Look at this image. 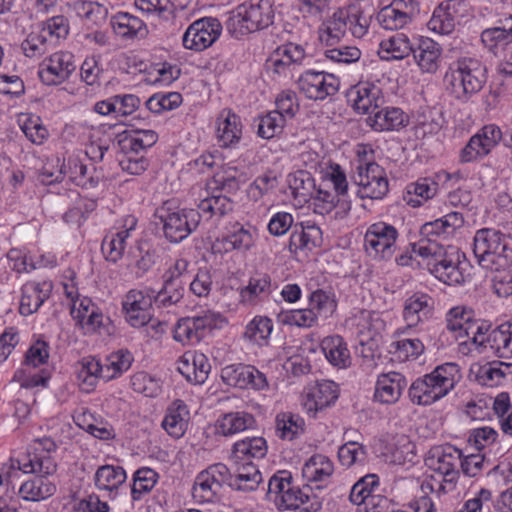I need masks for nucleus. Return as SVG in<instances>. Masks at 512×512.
<instances>
[{
  "label": "nucleus",
  "mask_w": 512,
  "mask_h": 512,
  "mask_svg": "<svg viewBox=\"0 0 512 512\" xmlns=\"http://www.w3.org/2000/svg\"><path fill=\"white\" fill-rule=\"evenodd\" d=\"M341 9L343 14L348 15L347 19H345L347 30L356 38H362L366 35L370 25V18L366 17L356 6H348Z\"/></svg>",
  "instance_id": "obj_55"
},
{
  "label": "nucleus",
  "mask_w": 512,
  "mask_h": 512,
  "mask_svg": "<svg viewBox=\"0 0 512 512\" xmlns=\"http://www.w3.org/2000/svg\"><path fill=\"white\" fill-rule=\"evenodd\" d=\"M255 418L247 412H231L225 414L220 420L218 431L225 435H233L238 432L253 428L255 426Z\"/></svg>",
  "instance_id": "obj_44"
},
{
  "label": "nucleus",
  "mask_w": 512,
  "mask_h": 512,
  "mask_svg": "<svg viewBox=\"0 0 512 512\" xmlns=\"http://www.w3.org/2000/svg\"><path fill=\"white\" fill-rule=\"evenodd\" d=\"M221 489L205 471H202L195 479L192 496L200 503L214 502L218 498Z\"/></svg>",
  "instance_id": "obj_46"
},
{
  "label": "nucleus",
  "mask_w": 512,
  "mask_h": 512,
  "mask_svg": "<svg viewBox=\"0 0 512 512\" xmlns=\"http://www.w3.org/2000/svg\"><path fill=\"white\" fill-rule=\"evenodd\" d=\"M462 452L452 445L436 447L429 458L430 466L444 477V482L454 485L459 478Z\"/></svg>",
  "instance_id": "obj_15"
},
{
  "label": "nucleus",
  "mask_w": 512,
  "mask_h": 512,
  "mask_svg": "<svg viewBox=\"0 0 512 512\" xmlns=\"http://www.w3.org/2000/svg\"><path fill=\"white\" fill-rule=\"evenodd\" d=\"M57 448L56 443L48 437L35 439L33 451L12 461V467L17 468L24 473L42 472L54 474L57 471V464L51 457V452Z\"/></svg>",
  "instance_id": "obj_6"
},
{
  "label": "nucleus",
  "mask_w": 512,
  "mask_h": 512,
  "mask_svg": "<svg viewBox=\"0 0 512 512\" xmlns=\"http://www.w3.org/2000/svg\"><path fill=\"white\" fill-rule=\"evenodd\" d=\"M377 20L386 30H398L411 22L406 13L400 12L393 6L381 9L377 15Z\"/></svg>",
  "instance_id": "obj_62"
},
{
  "label": "nucleus",
  "mask_w": 512,
  "mask_h": 512,
  "mask_svg": "<svg viewBox=\"0 0 512 512\" xmlns=\"http://www.w3.org/2000/svg\"><path fill=\"white\" fill-rule=\"evenodd\" d=\"M200 214L208 215V217H222L233 210V202L226 195H212L201 200L198 205Z\"/></svg>",
  "instance_id": "obj_53"
},
{
  "label": "nucleus",
  "mask_w": 512,
  "mask_h": 512,
  "mask_svg": "<svg viewBox=\"0 0 512 512\" xmlns=\"http://www.w3.org/2000/svg\"><path fill=\"white\" fill-rule=\"evenodd\" d=\"M262 481V475L252 462H243L233 473L231 488L239 491H253Z\"/></svg>",
  "instance_id": "obj_36"
},
{
  "label": "nucleus",
  "mask_w": 512,
  "mask_h": 512,
  "mask_svg": "<svg viewBox=\"0 0 512 512\" xmlns=\"http://www.w3.org/2000/svg\"><path fill=\"white\" fill-rule=\"evenodd\" d=\"M242 136L240 117L230 109H224L217 118V137L222 146L238 143Z\"/></svg>",
  "instance_id": "obj_26"
},
{
  "label": "nucleus",
  "mask_w": 512,
  "mask_h": 512,
  "mask_svg": "<svg viewBox=\"0 0 512 512\" xmlns=\"http://www.w3.org/2000/svg\"><path fill=\"white\" fill-rule=\"evenodd\" d=\"M309 308L319 319L326 320L336 308L333 299L323 290H316L309 297Z\"/></svg>",
  "instance_id": "obj_58"
},
{
  "label": "nucleus",
  "mask_w": 512,
  "mask_h": 512,
  "mask_svg": "<svg viewBox=\"0 0 512 512\" xmlns=\"http://www.w3.org/2000/svg\"><path fill=\"white\" fill-rule=\"evenodd\" d=\"M276 432L281 439L293 440L305 431L304 419L291 412H282L275 419Z\"/></svg>",
  "instance_id": "obj_43"
},
{
  "label": "nucleus",
  "mask_w": 512,
  "mask_h": 512,
  "mask_svg": "<svg viewBox=\"0 0 512 512\" xmlns=\"http://www.w3.org/2000/svg\"><path fill=\"white\" fill-rule=\"evenodd\" d=\"M126 472L121 466L104 465L95 473V485L102 490L113 491L126 481Z\"/></svg>",
  "instance_id": "obj_45"
},
{
  "label": "nucleus",
  "mask_w": 512,
  "mask_h": 512,
  "mask_svg": "<svg viewBox=\"0 0 512 512\" xmlns=\"http://www.w3.org/2000/svg\"><path fill=\"white\" fill-rule=\"evenodd\" d=\"M182 102V96L178 92L166 94H154L146 101V107L153 113L159 114L165 110H173Z\"/></svg>",
  "instance_id": "obj_63"
},
{
  "label": "nucleus",
  "mask_w": 512,
  "mask_h": 512,
  "mask_svg": "<svg viewBox=\"0 0 512 512\" xmlns=\"http://www.w3.org/2000/svg\"><path fill=\"white\" fill-rule=\"evenodd\" d=\"M132 360V355L128 351L120 350L112 353L107 357L106 363L103 365L104 373L102 378L108 381L120 376L130 368Z\"/></svg>",
  "instance_id": "obj_51"
},
{
  "label": "nucleus",
  "mask_w": 512,
  "mask_h": 512,
  "mask_svg": "<svg viewBox=\"0 0 512 512\" xmlns=\"http://www.w3.org/2000/svg\"><path fill=\"white\" fill-rule=\"evenodd\" d=\"M127 238L128 231L121 230L103 239L101 249L107 260L117 262L123 256Z\"/></svg>",
  "instance_id": "obj_54"
},
{
  "label": "nucleus",
  "mask_w": 512,
  "mask_h": 512,
  "mask_svg": "<svg viewBox=\"0 0 512 512\" xmlns=\"http://www.w3.org/2000/svg\"><path fill=\"white\" fill-rule=\"evenodd\" d=\"M189 420V411L186 404L181 400H175L166 411L162 421L164 430L174 438L184 435Z\"/></svg>",
  "instance_id": "obj_27"
},
{
  "label": "nucleus",
  "mask_w": 512,
  "mask_h": 512,
  "mask_svg": "<svg viewBox=\"0 0 512 512\" xmlns=\"http://www.w3.org/2000/svg\"><path fill=\"white\" fill-rule=\"evenodd\" d=\"M284 123L282 115L274 111L269 112L259 117L257 133L264 139H271L282 131Z\"/></svg>",
  "instance_id": "obj_61"
},
{
  "label": "nucleus",
  "mask_w": 512,
  "mask_h": 512,
  "mask_svg": "<svg viewBox=\"0 0 512 512\" xmlns=\"http://www.w3.org/2000/svg\"><path fill=\"white\" fill-rule=\"evenodd\" d=\"M437 190L438 184L436 182L430 178H423L407 186L403 199L408 205L418 207L422 204V200L434 197Z\"/></svg>",
  "instance_id": "obj_42"
},
{
  "label": "nucleus",
  "mask_w": 512,
  "mask_h": 512,
  "mask_svg": "<svg viewBox=\"0 0 512 512\" xmlns=\"http://www.w3.org/2000/svg\"><path fill=\"white\" fill-rule=\"evenodd\" d=\"M81 367L77 372L81 388L87 392L94 388L98 378H102L104 367L99 360L87 357L81 361Z\"/></svg>",
  "instance_id": "obj_47"
},
{
  "label": "nucleus",
  "mask_w": 512,
  "mask_h": 512,
  "mask_svg": "<svg viewBox=\"0 0 512 512\" xmlns=\"http://www.w3.org/2000/svg\"><path fill=\"white\" fill-rule=\"evenodd\" d=\"M221 322V314L210 310L193 317L182 318L175 327L174 338L182 343H198L208 332L220 327Z\"/></svg>",
  "instance_id": "obj_7"
},
{
  "label": "nucleus",
  "mask_w": 512,
  "mask_h": 512,
  "mask_svg": "<svg viewBox=\"0 0 512 512\" xmlns=\"http://www.w3.org/2000/svg\"><path fill=\"white\" fill-rule=\"evenodd\" d=\"M356 97L353 99V107L364 114L372 115L383 103L380 97V89L370 83H361L355 87Z\"/></svg>",
  "instance_id": "obj_32"
},
{
  "label": "nucleus",
  "mask_w": 512,
  "mask_h": 512,
  "mask_svg": "<svg viewBox=\"0 0 512 512\" xmlns=\"http://www.w3.org/2000/svg\"><path fill=\"white\" fill-rule=\"evenodd\" d=\"M289 185L295 198H301L307 202L314 196L315 183L311 174L306 171H298L290 180Z\"/></svg>",
  "instance_id": "obj_56"
},
{
  "label": "nucleus",
  "mask_w": 512,
  "mask_h": 512,
  "mask_svg": "<svg viewBox=\"0 0 512 512\" xmlns=\"http://www.w3.org/2000/svg\"><path fill=\"white\" fill-rule=\"evenodd\" d=\"M221 378L227 385L240 389L263 390L268 387L265 374L251 365H227L221 370Z\"/></svg>",
  "instance_id": "obj_13"
},
{
  "label": "nucleus",
  "mask_w": 512,
  "mask_h": 512,
  "mask_svg": "<svg viewBox=\"0 0 512 512\" xmlns=\"http://www.w3.org/2000/svg\"><path fill=\"white\" fill-rule=\"evenodd\" d=\"M153 303L154 290L152 289L147 291L132 289L128 291L122 302L125 319L135 328L145 326L152 319Z\"/></svg>",
  "instance_id": "obj_11"
},
{
  "label": "nucleus",
  "mask_w": 512,
  "mask_h": 512,
  "mask_svg": "<svg viewBox=\"0 0 512 512\" xmlns=\"http://www.w3.org/2000/svg\"><path fill=\"white\" fill-rule=\"evenodd\" d=\"M459 373L457 364L445 363L437 366L430 374L416 379L409 388V397L414 404L430 405L453 389Z\"/></svg>",
  "instance_id": "obj_2"
},
{
  "label": "nucleus",
  "mask_w": 512,
  "mask_h": 512,
  "mask_svg": "<svg viewBox=\"0 0 512 512\" xmlns=\"http://www.w3.org/2000/svg\"><path fill=\"white\" fill-rule=\"evenodd\" d=\"M73 10L77 16L98 24L105 20L107 9L98 3L84 0H77L73 3Z\"/></svg>",
  "instance_id": "obj_60"
},
{
  "label": "nucleus",
  "mask_w": 512,
  "mask_h": 512,
  "mask_svg": "<svg viewBox=\"0 0 512 512\" xmlns=\"http://www.w3.org/2000/svg\"><path fill=\"white\" fill-rule=\"evenodd\" d=\"M327 360L334 366L344 368L350 364V353L344 339L339 335L327 336L321 342Z\"/></svg>",
  "instance_id": "obj_34"
},
{
  "label": "nucleus",
  "mask_w": 512,
  "mask_h": 512,
  "mask_svg": "<svg viewBox=\"0 0 512 512\" xmlns=\"http://www.w3.org/2000/svg\"><path fill=\"white\" fill-rule=\"evenodd\" d=\"M184 291V282L163 280L162 288L154 293V304L159 308L176 305L183 298Z\"/></svg>",
  "instance_id": "obj_48"
},
{
  "label": "nucleus",
  "mask_w": 512,
  "mask_h": 512,
  "mask_svg": "<svg viewBox=\"0 0 512 512\" xmlns=\"http://www.w3.org/2000/svg\"><path fill=\"white\" fill-rule=\"evenodd\" d=\"M413 58L424 73H435L440 64L441 46L431 38L422 37L413 45Z\"/></svg>",
  "instance_id": "obj_20"
},
{
  "label": "nucleus",
  "mask_w": 512,
  "mask_h": 512,
  "mask_svg": "<svg viewBox=\"0 0 512 512\" xmlns=\"http://www.w3.org/2000/svg\"><path fill=\"white\" fill-rule=\"evenodd\" d=\"M36 474L32 479L22 483L19 494L25 501L38 502L53 496L56 484L49 478L52 474L32 472Z\"/></svg>",
  "instance_id": "obj_21"
},
{
  "label": "nucleus",
  "mask_w": 512,
  "mask_h": 512,
  "mask_svg": "<svg viewBox=\"0 0 512 512\" xmlns=\"http://www.w3.org/2000/svg\"><path fill=\"white\" fill-rule=\"evenodd\" d=\"M464 222L461 213L452 212L442 218L436 219L432 222H427L422 225L420 232L422 236L441 240L448 239L453 236L455 231L462 227Z\"/></svg>",
  "instance_id": "obj_23"
},
{
  "label": "nucleus",
  "mask_w": 512,
  "mask_h": 512,
  "mask_svg": "<svg viewBox=\"0 0 512 512\" xmlns=\"http://www.w3.org/2000/svg\"><path fill=\"white\" fill-rule=\"evenodd\" d=\"M157 482V473L150 468H141L134 474L131 495L133 500H139L145 493L150 492Z\"/></svg>",
  "instance_id": "obj_57"
},
{
  "label": "nucleus",
  "mask_w": 512,
  "mask_h": 512,
  "mask_svg": "<svg viewBox=\"0 0 512 512\" xmlns=\"http://www.w3.org/2000/svg\"><path fill=\"white\" fill-rule=\"evenodd\" d=\"M274 8L270 0H249L229 13L226 29L234 38L267 28L273 23Z\"/></svg>",
  "instance_id": "obj_1"
},
{
  "label": "nucleus",
  "mask_w": 512,
  "mask_h": 512,
  "mask_svg": "<svg viewBox=\"0 0 512 512\" xmlns=\"http://www.w3.org/2000/svg\"><path fill=\"white\" fill-rule=\"evenodd\" d=\"M272 330L271 319L257 316L246 326L244 337L259 346H264L268 344Z\"/></svg>",
  "instance_id": "obj_49"
},
{
  "label": "nucleus",
  "mask_w": 512,
  "mask_h": 512,
  "mask_svg": "<svg viewBox=\"0 0 512 512\" xmlns=\"http://www.w3.org/2000/svg\"><path fill=\"white\" fill-rule=\"evenodd\" d=\"M407 386L405 377L398 372L381 374L376 382L374 399L382 404L396 403Z\"/></svg>",
  "instance_id": "obj_18"
},
{
  "label": "nucleus",
  "mask_w": 512,
  "mask_h": 512,
  "mask_svg": "<svg viewBox=\"0 0 512 512\" xmlns=\"http://www.w3.org/2000/svg\"><path fill=\"white\" fill-rule=\"evenodd\" d=\"M379 486V478L375 474H367L359 479L351 488L349 500L354 505H361L368 502L373 493Z\"/></svg>",
  "instance_id": "obj_50"
},
{
  "label": "nucleus",
  "mask_w": 512,
  "mask_h": 512,
  "mask_svg": "<svg viewBox=\"0 0 512 512\" xmlns=\"http://www.w3.org/2000/svg\"><path fill=\"white\" fill-rule=\"evenodd\" d=\"M413 44L404 33H396L380 43V57L384 60H401L412 52Z\"/></svg>",
  "instance_id": "obj_33"
},
{
  "label": "nucleus",
  "mask_w": 512,
  "mask_h": 512,
  "mask_svg": "<svg viewBox=\"0 0 512 512\" xmlns=\"http://www.w3.org/2000/svg\"><path fill=\"white\" fill-rule=\"evenodd\" d=\"M431 298L426 294H414L405 301L403 317L409 327L416 326L431 312Z\"/></svg>",
  "instance_id": "obj_35"
},
{
  "label": "nucleus",
  "mask_w": 512,
  "mask_h": 512,
  "mask_svg": "<svg viewBox=\"0 0 512 512\" xmlns=\"http://www.w3.org/2000/svg\"><path fill=\"white\" fill-rule=\"evenodd\" d=\"M353 179L361 198L381 199L389 190L385 170L373 161L360 163Z\"/></svg>",
  "instance_id": "obj_9"
},
{
  "label": "nucleus",
  "mask_w": 512,
  "mask_h": 512,
  "mask_svg": "<svg viewBox=\"0 0 512 512\" xmlns=\"http://www.w3.org/2000/svg\"><path fill=\"white\" fill-rule=\"evenodd\" d=\"M267 453L266 440L262 437H247L233 445L232 459L235 462L250 458L262 459Z\"/></svg>",
  "instance_id": "obj_37"
},
{
  "label": "nucleus",
  "mask_w": 512,
  "mask_h": 512,
  "mask_svg": "<svg viewBox=\"0 0 512 512\" xmlns=\"http://www.w3.org/2000/svg\"><path fill=\"white\" fill-rule=\"evenodd\" d=\"M75 69L73 55L58 52L43 61L38 74L44 84L58 85L66 81Z\"/></svg>",
  "instance_id": "obj_14"
},
{
  "label": "nucleus",
  "mask_w": 512,
  "mask_h": 512,
  "mask_svg": "<svg viewBox=\"0 0 512 512\" xmlns=\"http://www.w3.org/2000/svg\"><path fill=\"white\" fill-rule=\"evenodd\" d=\"M482 43L493 51L498 45H505L512 42V15L499 21V25L487 28L481 33Z\"/></svg>",
  "instance_id": "obj_40"
},
{
  "label": "nucleus",
  "mask_w": 512,
  "mask_h": 512,
  "mask_svg": "<svg viewBox=\"0 0 512 512\" xmlns=\"http://www.w3.org/2000/svg\"><path fill=\"white\" fill-rule=\"evenodd\" d=\"M321 237V230L315 224L304 226L303 224L295 225L290 235L289 249L291 252L298 249H311L317 245V241Z\"/></svg>",
  "instance_id": "obj_41"
},
{
  "label": "nucleus",
  "mask_w": 512,
  "mask_h": 512,
  "mask_svg": "<svg viewBox=\"0 0 512 512\" xmlns=\"http://www.w3.org/2000/svg\"><path fill=\"white\" fill-rule=\"evenodd\" d=\"M226 250H248L254 243V238L250 228H245L239 223L231 226L227 235L224 237Z\"/></svg>",
  "instance_id": "obj_52"
},
{
  "label": "nucleus",
  "mask_w": 512,
  "mask_h": 512,
  "mask_svg": "<svg viewBox=\"0 0 512 512\" xmlns=\"http://www.w3.org/2000/svg\"><path fill=\"white\" fill-rule=\"evenodd\" d=\"M459 259L452 258L445 251V256L439 259L433 258L427 262L429 271L440 281L448 285H456L464 282V275L458 265Z\"/></svg>",
  "instance_id": "obj_24"
},
{
  "label": "nucleus",
  "mask_w": 512,
  "mask_h": 512,
  "mask_svg": "<svg viewBox=\"0 0 512 512\" xmlns=\"http://www.w3.org/2000/svg\"><path fill=\"white\" fill-rule=\"evenodd\" d=\"M222 25L216 18L206 17L189 25L182 37L185 49L203 51L210 47L221 35Z\"/></svg>",
  "instance_id": "obj_10"
},
{
  "label": "nucleus",
  "mask_w": 512,
  "mask_h": 512,
  "mask_svg": "<svg viewBox=\"0 0 512 512\" xmlns=\"http://www.w3.org/2000/svg\"><path fill=\"white\" fill-rule=\"evenodd\" d=\"M63 177L68 179L77 186L83 188H95L104 181V174L101 169L88 167L82 163L77 157H69L67 162L62 164Z\"/></svg>",
  "instance_id": "obj_17"
},
{
  "label": "nucleus",
  "mask_w": 512,
  "mask_h": 512,
  "mask_svg": "<svg viewBox=\"0 0 512 512\" xmlns=\"http://www.w3.org/2000/svg\"><path fill=\"white\" fill-rule=\"evenodd\" d=\"M486 67L477 59L463 58L453 63L445 75V82L451 86V93L467 101L480 92L487 81Z\"/></svg>",
  "instance_id": "obj_3"
},
{
  "label": "nucleus",
  "mask_w": 512,
  "mask_h": 512,
  "mask_svg": "<svg viewBox=\"0 0 512 512\" xmlns=\"http://www.w3.org/2000/svg\"><path fill=\"white\" fill-rule=\"evenodd\" d=\"M506 235L493 228L479 229L473 238V254L478 264L500 272L510 265Z\"/></svg>",
  "instance_id": "obj_4"
},
{
  "label": "nucleus",
  "mask_w": 512,
  "mask_h": 512,
  "mask_svg": "<svg viewBox=\"0 0 512 512\" xmlns=\"http://www.w3.org/2000/svg\"><path fill=\"white\" fill-rule=\"evenodd\" d=\"M337 385L333 381L319 382L307 395L305 406L309 411L322 410L333 404L338 398Z\"/></svg>",
  "instance_id": "obj_31"
},
{
  "label": "nucleus",
  "mask_w": 512,
  "mask_h": 512,
  "mask_svg": "<svg viewBox=\"0 0 512 512\" xmlns=\"http://www.w3.org/2000/svg\"><path fill=\"white\" fill-rule=\"evenodd\" d=\"M155 217L162 223L164 236L171 243L185 240L201 221L200 211L187 208L173 210L168 203L156 209Z\"/></svg>",
  "instance_id": "obj_5"
},
{
  "label": "nucleus",
  "mask_w": 512,
  "mask_h": 512,
  "mask_svg": "<svg viewBox=\"0 0 512 512\" xmlns=\"http://www.w3.org/2000/svg\"><path fill=\"white\" fill-rule=\"evenodd\" d=\"M338 458L343 466L350 467L362 463L366 458V448L356 441H348L338 450Z\"/></svg>",
  "instance_id": "obj_64"
},
{
  "label": "nucleus",
  "mask_w": 512,
  "mask_h": 512,
  "mask_svg": "<svg viewBox=\"0 0 512 512\" xmlns=\"http://www.w3.org/2000/svg\"><path fill=\"white\" fill-rule=\"evenodd\" d=\"M366 123L378 132L394 131L407 126L409 118L400 108L380 106L378 110L366 118Z\"/></svg>",
  "instance_id": "obj_19"
},
{
  "label": "nucleus",
  "mask_w": 512,
  "mask_h": 512,
  "mask_svg": "<svg viewBox=\"0 0 512 512\" xmlns=\"http://www.w3.org/2000/svg\"><path fill=\"white\" fill-rule=\"evenodd\" d=\"M111 24L115 33L124 38H144L148 33L144 22L128 13H118L111 20Z\"/></svg>",
  "instance_id": "obj_38"
},
{
  "label": "nucleus",
  "mask_w": 512,
  "mask_h": 512,
  "mask_svg": "<svg viewBox=\"0 0 512 512\" xmlns=\"http://www.w3.org/2000/svg\"><path fill=\"white\" fill-rule=\"evenodd\" d=\"M334 471V466L331 460L322 454H316L304 464L302 468V475L308 483H314L315 488L321 491L322 485L329 480Z\"/></svg>",
  "instance_id": "obj_25"
},
{
  "label": "nucleus",
  "mask_w": 512,
  "mask_h": 512,
  "mask_svg": "<svg viewBox=\"0 0 512 512\" xmlns=\"http://www.w3.org/2000/svg\"><path fill=\"white\" fill-rule=\"evenodd\" d=\"M157 139L158 135L153 130H138L133 136L124 140L122 149H129L131 153L139 154L153 146Z\"/></svg>",
  "instance_id": "obj_59"
},
{
  "label": "nucleus",
  "mask_w": 512,
  "mask_h": 512,
  "mask_svg": "<svg viewBox=\"0 0 512 512\" xmlns=\"http://www.w3.org/2000/svg\"><path fill=\"white\" fill-rule=\"evenodd\" d=\"M460 5L458 0L442 2L433 12L428 22L430 30L439 34H449L455 28V15Z\"/></svg>",
  "instance_id": "obj_28"
},
{
  "label": "nucleus",
  "mask_w": 512,
  "mask_h": 512,
  "mask_svg": "<svg viewBox=\"0 0 512 512\" xmlns=\"http://www.w3.org/2000/svg\"><path fill=\"white\" fill-rule=\"evenodd\" d=\"M347 17L348 15L343 14L340 8L333 13L331 18L323 22L318 30L320 42L328 47L337 44L347 31L345 24Z\"/></svg>",
  "instance_id": "obj_30"
},
{
  "label": "nucleus",
  "mask_w": 512,
  "mask_h": 512,
  "mask_svg": "<svg viewBox=\"0 0 512 512\" xmlns=\"http://www.w3.org/2000/svg\"><path fill=\"white\" fill-rule=\"evenodd\" d=\"M397 229L385 222L369 226L364 236L367 254L378 260L390 259L396 250Z\"/></svg>",
  "instance_id": "obj_8"
},
{
  "label": "nucleus",
  "mask_w": 512,
  "mask_h": 512,
  "mask_svg": "<svg viewBox=\"0 0 512 512\" xmlns=\"http://www.w3.org/2000/svg\"><path fill=\"white\" fill-rule=\"evenodd\" d=\"M182 364L183 366L179 367V371L189 382L195 384H203L211 370L209 360L203 353H194L191 356V362L186 358Z\"/></svg>",
  "instance_id": "obj_39"
},
{
  "label": "nucleus",
  "mask_w": 512,
  "mask_h": 512,
  "mask_svg": "<svg viewBox=\"0 0 512 512\" xmlns=\"http://www.w3.org/2000/svg\"><path fill=\"white\" fill-rule=\"evenodd\" d=\"M340 86L339 79L324 71L307 70L298 79V87L311 100H324L335 95Z\"/></svg>",
  "instance_id": "obj_12"
},
{
  "label": "nucleus",
  "mask_w": 512,
  "mask_h": 512,
  "mask_svg": "<svg viewBox=\"0 0 512 512\" xmlns=\"http://www.w3.org/2000/svg\"><path fill=\"white\" fill-rule=\"evenodd\" d=\"M502 137L501 130L494 124L484 126L479 133L472 136L462 149L461 159L470 162L487 155L495 147Z\"/></svg>",
  "instance_id": "obj_16"
},
{
  "label": "nucleus",
  "mask_w": 512,
  "mask_h": 512,
  "mask_svg": "<svg viewBox=\"0 0 512 512\" xmlns=\"http://www.w3.org/2000/svg\"><path fill=\"white\" fill-rule=\"evenodd\" d=\"M51 289L52 285L48 282L26 283L21 289L20 314L29 316L37 312L44 301L49 298Z\"/></svg>",
  "instance_id": "obj_22"
},
{
  "label": "nucleus",
  "mask_w": 512,
  "mask_h": 512,
  "mask_svg": "<svg viewBox=\"0 0 512 512\" xmlns=\"http://www.w3.org/2000/svg\"><path fill=\"white\" fill-rule=\"evenodd\" d=\"M483 347H489L499 358H510L512 356V324H501L489 332Z\"/></svg>",
  "instance_id": "obj_29"
}]
</instances>
